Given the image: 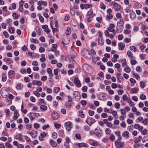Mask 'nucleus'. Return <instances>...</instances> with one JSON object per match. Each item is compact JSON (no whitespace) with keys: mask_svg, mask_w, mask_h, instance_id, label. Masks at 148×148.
<instances>
[{"mask_svg":"<svg viewBox=\"0 0 148 148\" xmlns=\"http://www.w3.org/2000/svg\"><path fill=\"white\" fill-rule=\"evenodd\" d=\"M97 130V131L95 133V134L98 137H100L101 136V129L99 128L98 129H95V130L96 131Z\"/></svg>","mask_w":148,"mask_h":148,"instance_id":"nucleus-17","label":"nucleus"},{"mask_svg":"<svg viewBox=\"0 0 148 148\" xmlns=\"http://www.w3.org/2000/svg\"><path fill=\"white\" fill-rule=\"evenodd\" d=\"M116 76L118 80H119V79H123L122 76L121 75V74L120 73H117L116 75Z\"/></svg>","mask_w":148,"mask_h":148,"instance_id":"nucleus-46","label":"nucleus"},{"mask_svg":"<svg viewBox=\"0 0 148 148\" xmlns=\"http://www.w3.org/2000/svg\"><path fill=\"white\" fill-rule=\"evenodd\" d=\"M92 7V4H87L86 3L85 4V9H87L89 8H91Z\"/></svg>","mask_w":148,"mask_h":148,"instance_id":"nucleus-43","label":"nucleus"},{"mask_svg":"<svg viewBox=\"0 0 148 148\" xmlns=\"http://www.w3.org/2000/svg\"><path fill=\"white\" fill-rule=\"evenodd\" d=\"M23 85L21 83H18L16 85V88L18 90H20L22 88Z\"/></svg>","mask_w":148,"mask_h":148,"instance_id":"nucleus-37","label":"nucleus"},{"mask_svg":"<svg viewBox=\"0 0 148 148\" xmlns=\"http://www.w3.org/2000/svg\"><path fill=\"white\" fill-rule=\"evenodd\" d=\"M114 134L118 137V140L120 141L122 139V137L121 135V132L119 130H117L115 132Z\"/></svg>","mask_w":148,"mask_h":148,"instance_id":"nucleus-15","label":"nucleus"},{"mask_svg":"<svg viewBox=\"0 0 148 148\" xmlns=\"http://www.w3.org/2000/svg\"><path fill=\"white\" fill-rule=\"evenodd\" d=\"M30 41L31 42L34 43H38L39 42L38 40L36 39H34L33 38L30 39Z\"/></svg>","mask_w":148,"mask_h":148,"instance_id":"nucleus-41","label":"nucleus"},{"mask_svg":"<svg viewBox=\"0 0 148 148\" xmlns=\"http://www.w3.org/2000/svg\"><path fill=\"white\" fill-rule=\"evenodd\" d=\"M36 31L37 33V34L38 35H40L41 34V31L42 30L40 27L39 26H37L36 28Z\"/></svg>","mask_w":148,"mask_h":148,"instance_id":"nucleus-32","label":"nucleus"},{"mask_svg":"<svg viewBox=\"0 0 148 148\" xmlns=\"http://www.w3.org/2000/svg\"><path fill=\"white\" fill-rule=\"evenodd\" d=\"M72 98L69 99L68 101H66L65 104V106L66 108H69L72 105V102L71 101Z\"/></svg>","mask_w":148,"mask_h":148,"instance_id":"nucleus-11","label":"nucleus"},{"mask_svg":"<svg viewBox=\"0 0 148 148\" xmlns=\"http://www.w3.org/2000/svg\"><path fill=\"white\" fill-rule=\"evenodd\" d=\"M95 121L94 119L90 117L87 118L86 120V123L90 126Z\"/></svg>","mask_w":148,"mask_h":148,"instance_id":"nucleus-10","label":"nucleus"},{"mask_svg":"<svg viewBox=\"0 0 148 148\" xmlns=\"http://www.w3.org/2000/svg\"><path fill=\"white\" fill-rule=\"evenodd\" d=\"M122 135L123 137L126 138H128L129 137L130 134L128 132L125 131L123 133Z\"/></svg>","mask_w":148,"mask_h":148,"instance_id":"nucleus-21","label":"nucleus"},{"mask_svg":"<svg viewBox=\"0 0 148 148\" xmlns=\"http://www.w3.org/2000/svg\"><path fill=\"white\" fill-rule=\"evenodd\" d=\"M90 145L93 146L97 145H98L97 142L95 140H93L91 143Z\"/></svg>","mask_w":148,"mask_h":148,"instance_id":"nucleus-60","label":"nucleus"},{"mask_svg":"<svg viewBox=\"0 0 148 148\" xmlns=\"http://www.w3.org/2000/svg\"><path fill=\"white\" fill-rule=\"evenodd\" d=\"M73 96L77 101H79L80 99V95L77 91H75L73 93Z\"/></svg>","mask_w":148,"mask_h":148,"instance_id":"nucleus-7","label":"nucleus"},{"mask_svg":"<svg viewBox=\"0 0 148 148\" xmlns=\"http://www.w3.org/2000/svg\"><path fill=\"white\" fill-rule=\"evenodd\" d=\"M15 138L20 141H21L23 139L22 136L20 134H17L15 137Z\"/></svg>","mask_w":148,"mask_h":148,"instance_id":"nucleus-28","label":"nucleus"},{"mask_svg":"<svg viewBox=\"0 0 148 148\" xmlns=\"http://www.w3.org/2000/svg\"><path fill=\"white\" fill-rule=\"evenodd\" d=\"M82 68L86 72H87L91 68L87 64H84L83 65Z\"/></svg>","mask_w":148,"mask_h":148,"instance_id":"nucleus-14","label":"nucleus"},{"mask_svg":"<svg viewBox=\"0 0 148 148\" xmlns=\"http://www.w3.org/2000/svg\"><path fill=\"white\" fill-rule=\"evenodd\" d=\"M87 15L91 18H92L95 15V14H93V10L92 9H90L87 12Z\"/></svg>","mask_w":148,"mask_h":148,"instance_id":"nucleus-19","label":"nucleus"},{"mask_svg":"<svg viewBox=\"0 0 148 148\" xmlns=\"http://www.w3.org/2000/svg\"><path fill=\"white\" fill-rule=\"evenodd\" d=\"M45 49L42 47H40L39 49V51L40 53H43L45 52Z\"/></svg>","mask_w":148,"mask_h":148,"instance_id":"nucleus-57","label":"nucleus"},{"mask_svg":"<svg viewBox=\"0 0 148 148\" xmlns=\"http://www.w3.org/2000/svg\"><path fill=\"white\" fill-rule=\"evenodd\" d=\"M41 56L42 58H41L40 60L41 62H44L46 60V58L45 57V55L44 54H42L41 55Z\"/></svg>","mask_w":148,"mask_h":148,"instance_id":"nucleus-39","label":"nucleus"},{"mask_svg":"<svg viewBox=\"0 0 148 148\" xmlns=\"http://www.w3.org/2000/svg\"><path fill=\"white\" fill-rule=\"evenodd\" d=\"M127 54L129 57H130L131 58H133V54L130 51H128L127 52Z\"/></svg>","mask_w":148,"mask_h":148,"instance_id":"nucleus-42","label":"nucleus"},{"mask_svg":"<svg viewBox=\"0 0 148 148\" xmlns=\"http://www.w3.org/2000/svg\"><path fill=\"white\" fill-rule=\"evenodd\" d=\"M24 2V1L23 0H21L19 2V6L20 8H21V10L20 11V12H22L23 11V3Z\"/></svg>","mask_w":148,"mask_h":148,"instance_id":"nucleus-31","label":"nucleus"},{"mask_svg":"<svg viewBox=\"0 0 148 148\" xmlns=\"http://www.w3.org/2000/svg\"><path fill=\"white\" fill-rule=\"evenodd\" d=\"M118 23L116 26V30L117 32L120 33L122 32L123 29L124 24H120L118 25Z\"/></svg>","mask_w":148,"mask_h":148,"instance_id":"nucleus-12","label":"nucleus"},{"mask_svg":"<svg viewBox=\"0 0 148 148\" xmlns=\"http://www.w3.org/2000/svg\"><path fill=\"white\" fill-rule=\"evenodd\" d=\"M73 54H74V55H71V58L69 59L70 60H71L73 62V63H74L75 62L73 60V58H75L77 56V53L75 52H74Z\"/></svg>","mask_w":148,"mask_h":148,"instance_id":"nucleus-23","label":"nucleus"},{"mask_svg":"<svg viewBox=\"0 0 148 148\" xmlns=\"http://www.w3.org/2000/svg\"><path fill=\"white\" fill-rule=\"evenodd\" d=\"M8 31L10 33L13 34L14 32V28L10 27L9 28Z\"/></svg>","mask_w":148,"mask_h":148,"instance_id":"nucleus-64","label":"nucleus"},{"mask_svg":"<svg viewBox=\"0 0 148 148\" xmlns=\"http://www.w3.org/2000/svg\"><path fill=\"white\" fill-rule=\"evenodd\" d=\"M51 116L52 119L54 120L58 119L60 117L59 114L57 112H52Z\"/></svg>","mask_w":148,"mask_h":148,"instance_id":"nucleus-13","label":"nucleus"},{"mask_svg":"<svg viewBox=\"0 0 148 148\" xmlns=\"http://www.w3.org/2000/svg\"><path fill=\"white\" fill-rule=\"evenodd\" d=\"M14 73V71H10L8 72L9 78H12V77L11 75H13Z\"/></svg>","mask_w":148,"mask_h":148,"instance_id":"nucleus-35","label":"nucleus"},{"mask_svg":"<svg viewBox=\"0 0 148 148\" xmlns=\"http://www.w3.org/2000/svg\"><path fill=\"white\" fill-rule=\"evenodd\" d=\"M136 16L135 13L134 12H132L130 13V17L132 19H133Z\"/></svg>","mask_w":148,"mask_h":148,"instance_id":"nucleus-50","label":"nucleus"},{"mask_svg":"<svg viewBox=\"0 0 148 148\" xmlns=\"http://www.w3.org/2000/svg\"><path fill=\"white\" fill-rule=\"evenodd\" d=\"M73 83L77 87H80L81 86V84L77 77H75L74 79Z\"/></svg>","mask_w":148,"mask_h":148,"instance_id":"nucleus-9","label":"nucleus"},{"mask_svg":"<svg viewBox=\"0 0 148 148\" xmlns=\"http://www.w3.org/2000/svg\"><path fill=\"white\" fill-rule=\"evenodd\" d=\"M142 138V137L141 136H139L138 138H136L134 140V142L135 143H137L140 142Z\"/></svg>","mask_w":148,"mask_h":148,"instance_id":"nucleus-33","label":"nucleus"},{"mask_svg":"<svg viewBox=\"0 0 148 148\" xmlns=\"http://www.w3.org/2000/svg\"><path fill=\"white\" fill-rule=\"evenodd\" d=\"M76 145H77L79 147H88V145H86L84 143H76Z\"/></svg>","mask_w":148,"mask_h":148,"instance_id":"nucleus-18","label":"nucleus"},{"mask_svg":"<svg viewBox=\"0 0 148 148\" xmlns=\"http://www.w3.org/2000/svg\"><path fill=\"white\" fill-rule=\"evenodd\" d=\"M56 20L55 19H54V20H52L50 21L51 23H50V25H51V29H53V26L52 25H54L56 21Z\"/></svg>","mask_w":148,"mask_h":148,"instance_id":"nucleus-55","label":"nucleus"},{"mask_svg":"<svg viewBox=\"0 0 148 148\" xmlns=\"http://www.w3.org/2000/svg\"><path fill=\"white\" fill-rule=\"evenodd\" d=\"M5 146L7 148H12L13 146L11 145L9 143L7 142L5 143Z\"/></svg>","mask_w":148,"mask_h":148,"instance_id":"nucleus-51","label":"nucleus"},{"mask_svg":"<svg viewBox=\"0 0 148 148\" xmlns=\"http://www.w3.org/2000/svg\"><path fill=\"white\" fill-rule=\"evenodd\" d=\"M112 3L113 4V7L115 10L118 11L120 10L121 6L120 4L114 2H112Z\"/></svg>","mask_w":148,"mask_h":148,"instance_id":"nucleus-6","label":"nucleus"},{"mask_svg":"<svg viewBox=\"0 0 148 148\" xmlns=\"http://www.w3.org/2000/svg\"><path fill=\"white\" fill-rule=\"evenodd\" d=\"M120 126L123 128H125L126 127V125L125 124V121H123L120 123Z\"/></svg>","mask_w":148,"mask_h":148,"instance_id":"nucleus-62","label":"nucleus"},{"mask_svg":"<svg viewBox=\"0 0 148 148\" xmlns=\"http://www.w3.org/2000/svg\"><path fill=\"white\" fill-rule=\"evenodd\" d=\"M88 87L86 86H84L82 88V90L83 92H86L87 89Z\"/></svg>","mask_w":148,"mask_h":148,"instance_id":"nucleus-59","label":"nucleus"},{"mask_svg":"<svg viewBox=\"0 0 148 148\" xmlns=\"http://www.w3.org/2000/svg\"><path fill=\"white\" fill-rule=\"evenodd\" d=\"M42 104H46V102L44 101L43 99H39V101L38 103V106H40L42 105Z\"/></svg>","mask_w":148,"mask_h":148,"instance_id":"nucleus-24","label":"nucleus"},{"mask_svg":"<svg viewBox=\"0 0 148 148\" xmlns=\"http://www.w3.org/2000/svg\"><path fill=\"white\" fill-rule=\"evenodd\" d=\"M118 49L119 50H123L125 47V44L122 42H120L118 44Z\"/></svg>","mask_w":148,"mask_h":148,"instance_id":"nucleus-22","label":"nucleus"},{"mask_svg":"<svg viewBox=\"0 0 148 148\" xmlns=\"http://www.w3.org/2000/svg\"><path fill=\"white\" fill-rule=\"evenodd\" d=\"M134 76L135 77V78L138 80H140V76H139L138 74L137 73H136L135 74H134Z\"/></svg>","mask_w":148,"mask_h":148,"instance_id":"nucleus-54","label":"nucleus"},{"mask_svg":"<svg viewBox=\"0 0 148 148\" xmlns=\"http://www.w3.org/2000/svg\"><path fill=\"white\" fill-rule=\"evenodd\" d=\"M33 94L38 97H39L40 96V94L37 91H34L33 92Z\"/></svg>","mask_w":148,"mask_h":148,"instance_id":"nucleus-56","label":"nucleus"},{"mask_svg":"<svg viewBox=\"0 0 148 148\" xmlns=\"http://www.w3.org/2000/svg\"><path fill=\"white\" fill-rule=\"evenodd\" d=\"M37 135V132L36 131L33 130L32 131L31 136L34 138H35Z\"/></svg>","mask_w":148,"mask_h":148,"instance_id":"nucleus-30","label":"nucleus"},{"mask_svg":"<svg viewBox=\"0 0 148 148\" xmlns=\"http://www.w3.org/2000/svg\"><path fill=\"white\" fill-rule=\"evenodd\" d=\"M148 119L147 118H145L144 120L142 121V123L145 125H147V121Z\"/></svg>","mask_w":148,"mask_h":148,"instance_id":"nucleus-53","label":"nucleus"},{"mask_svg":"<svg viewBox=\"0 0 148 148\" xmlns=\"http://www.w3.org/2000/svg\"><path fill=\"white\" fill-rule=\"evenodd\" d=\"M142 5L139 2L136 3L134 5V8H141Z\"/></svg>","mask_w":148,"mask_h":148,"instance_id":"nucleus-26","label":"nucleus"},{"mask_svg":"<svg viewBox=\"0 0 148 148\" xmlns=\"http://www.w3.org/2000/svg\"><path fill=\"white\" fill-rule=\"evenodd\" d=\"M140 86L143 88H144L146 86L145 83L143 81H140Z\"/></svg>","mask_w":148,"mask_h":148,"instance_id":"nucleus-52","label":"nucleus"},{"mask_svg":"<svg viewBox=\"0 0 148 148\" xmlns=\"http://www.w3.org/2000/svg\"><path fill=\"white\" fill-rule=\"evenodd\" d=\"M79 116L82 118H84L85 116L84 114L83 113V112L82 110H80L79 111Z\"/></svg>","mask_w":148,"mask_h":148,"instance_id":"nucleus-38","label":"nucleus"},{"mask_svg":"<svg viewBox=\"0 0 148 148\" xmlns=\"http://www.w3.org/2000/svg\"><path fill=\"white\" fill-rule=\"evenodd\" d=\"M60 89L59 87H56L54 88L53 92L56 93H57L60 91Z\"/></svg>","mask_w":148,"mask_h":148,"instance_id":"nucleus-44","label":"nucleus"},{"mask_svg":"<svg viewBox=\"0 0 148 148\" xmlns=\"http://www.w3.org/2000/svg\"><path fill=\"white\" fill-rule=\"evenodd\" d=\"M146 96L143 94H142L140 95V98L141 100H144L146 99Z\"/></svg>","mask_w":148,"mask_h":148,"instance_id":"nucleus-61","label":"nucleus"},{"mask_svg":"<svg viewBox=\"0 0 148 148\" xmlns=\"http://www.w3.org/2000/svg\"><path fill=\"white\" fill-rule=\"evenodd\" d=\"M124 71L127 73H130L131 71V69L129 66H127L124 69Z\"/></svg>","mask_w":148,"mask_h":148,"instance_id":"nucleus-47","label":"nucleus"},{"mask_svg":"<svg viewBox=\"0 0 148 148\" xmlns=\"http://www.w3.org/2000/svg\"><path fill=\"white\" fill-rule=\"evenodd\" d=\"M16 8V5L15 3H13L12 4V6L10 7L9 9L10 10H12L15 9Z\"/></svg>","mask_w":148,"mask_h":148,"instance_id":"nucleus-36","label":"nucleus"},{"mask_svg":"<svg viewBox=\"0 0 148 148\" xmlns=\"http://www.w3.org/2000/svg\"><path fill=\"white\" fill-rule=\"evenodd\" d=\"M19 114L18 111L17 110L15 111L14 113V115L13 116V118L14 120H16L19 116Z\"/></svg>","mask_w":148,"mask_h":148,"instance_id":"nucleus-16","label":"nucleus"},{"mask_svg":"<svg viewBox=\"0 0 148 148\" xmlns=\"http://www.w3.org/2000/svg\"><path fill=\"white\" fill-rule=\"evenodd\" d=\"M0 94L3 98H5L9 93V91L7 88H2L0 91Z\"/></svg>","mask_w":148,"mask_h":148,"instance_id":"nucleus-2","label":"nucleus"},{"mask_svg":"<svg viewBox=\"0 0 148 148\" xmlns=\"http://www.w3.org/2000/svg\"><path fill=\"white\" fill-rule=\"evenodd\" d=\"M32 84L34 85H37L38 86H40L42 84V83L40 81L34 80L32 82Z\"/></svg>","mask_w":148,"mask_h":148,"instance_id":"nucleus-20","label":"nucleus"},{"mask_svg":"<svg viewBox=\"0 0 148 148\" xmlns=\"http://www.w3.org/2000/svg\"><path fill=\"white\" fill-rule=\"evenodd\" d=\"M139 90V89L138 88H134L132 89V93H136Z\"/></svg>","mask_w":148,"mask_h":148,"instance_id":"nucleus-45","label":"nucleus"},{"mask_svg":"<svg viewBox=\"0 0 148 148\" xmlns=\"http://www.w3.org/2000/svg\"><path fill=\"white\" fill-rule=\"evenodd\" d=\"M114 143L116 148H123L125 145L124 142H118L117 140H115Z\"/></svg>","mask_w":148,"mask_h":148,"instance_id":"nucleus-4","label":"nucleus"},{"mask_svg":"<svg viewBox=\"0 0 148 148\" xmlns=\"http://www.w3.org/2000/svg\"><path fill=\"white\" fill-rule=\"evenodd\" d=\"M100 8L104 10L106 8V6L104 4L102 3H101L100 5Z\"/></svg>","mask_w":148,"mask_h":148,"instance_id":"nucleus-58","label":"nucleus"},{"mask_svg":"<svg viewBox=\"0 0 148 148\" xmlns=\"http://www.w3.org/2000/svg\"><path fill=\"white\" fill-rule=\"evenodd\" d=\"M3 76L2 78V81L3 82H5L7 79L6 75L5 74H3Z\"/></svg>","mask_w":148,"mask_h":148,"instance_id":"nucleus-49","label":"nucleus"},{"mask_svg":"<svg viewBox=\"0 0 148 148\" xmlns=\"http://www.w3.org/2000/svg\"><path fill=\"white\" fill-rule=\"evenodd\" d=\"M40 106V109L41 111H44L47 109V107L45 104L41 105Z\"/></svg>","mask_w":148,"mask_h":148,"instance_id":"nucleus-29","label":"nucleus"},{"mask_svg":"<svg viewBox=\"0 0 148 148\" xmlns=\"http://www.w3.org/2000/svg\"><path fill=\"white\" fill-rule=\"evenodd\" d=\"M120 106V104L118 103H116L114 104V106L116 109H119Z\"/></svg>","mask_w":148,"mask_h":148,"instance_id":"nucleus-63","label":"nucleus"},{"mask_svg":"<svg viewBox=\"0 0 148 148\" xmlns=\"http://www.w3.org/2000/svg\"><path fill=\"white\" fill-rule=\"evenodd\" d=\"M113 17V15L112 14H108L106 16V19L107 20H109Z\"/></svg>","mask_w":148,"mask_h":148,"instance_id":"nucleus-34","label":"nucleus"},{"mask_svg":"<svg viewBox=\"0 0 148 148\" xmlns=\"http://www.w3.org/2000/svg\"><path fill=\"white\" fill-rule=\"evenodd\" d=\"M49 143L50 145L53 147H56L57 145L56 143L52 139L50 140Z\"/></svg>","mask_w":148,"mask_h":148,"instance_id":"nucleus-25","label":"nucleus"},{"mask_svg":"<svg viewBox=\"0 0 148 148\" xmlns=\"http://www.w3.org/2000/svg\"><path fill=\"white\" fill-rule=\"evenodd\" d=\"M121 62L122 64V66H125L127 65L126 60L124 58L123 59L121 60Z\"/></svg>","mask_w":148,"mask_h":148,"instance_id":"nucleus-48","label":"nucleus"},{"mask_svg":"<svg viewBox=\"0 0 148 148\" xmlns=\"http://www.w3.org/2000/svg\"><path fill=\"white\" fill-rule=\"evenodd\" d=\"M39 116V114L38 113L30 112L28 114V116L31 121L33 120L36 116L38 117Z\"/></svg>","mask_w":148,"mask_h":148,"instance_id":"nucleus-5","label":"nucleus"},{"mask_svg":"<svg viewBox=\"0 0 148 148\" xmlns=\"http://www.w3.org/2000/svg\"><path fill=\"white\" fill-rule=\"evenodd\" d=\"M81 54L85 58L89 59L91 58V55L90 54L89 51L86 49H83L81 52Z\"/></svg>","mask_w":148,"mask_h":148,"instance_id":"nucleus-1","label":"nucleus"},{"mask_svg":"<svg viewBox=\"0 0 148 148\" xmlns=\"http://www.w3.org/2000/svg\"><path fill=\"white\" fill-rule=\"evenodd\" d=\"M71 30L69 27H67V29L66 32V34L69 35L71 34Z\"/></svg>","mask_w":148,"mask_h":148,"instance_id":"nucleus-40","label":"nucleus"},{"mask_svg":"<svg viewBox=\"0 0 148 148\" xmlns=\"http://www.w3.org/2000/svg\"><path fill=\"white\" fill-rule=\"evenodd\" d=\"M64 124L66 130L68 131H70L72 125V123L71 122H66Z\"/></svg>","mask_w":148,"mask_h":148,"instance_id":"nucleus-8","label":"nucleus"},{"mask_svg":"<svg viewBox=\"0 0 148 148\" xmlns=\"http://www.w3.org/2000/svg\"><path fill=\"white\" fill-rule=\"evenodd\" d=\"M4 61L6 62L7 64H8L13 63V61L10 58H5L4 59Z\"/></svg>","mask_w":148,"mask_h":148,"instance_id":"nucleus-27","label":"nucleus"},{"mask_svg":"<svg viewBox=\"0 0 148 148\" xmlns=\"http://www.w3.org/2000/svg\"><path fill=\"white\" fill-rule=\"evenodd\" d=\"M99 36L98 38V42L99 45H102L104 43V41L103 40L102 36V33L100 31H98Z\"/></svg>","mask_w":148,"mask_h":148,"instance_id":"nucleus-3","label":"nucleus"}]
</instances>
